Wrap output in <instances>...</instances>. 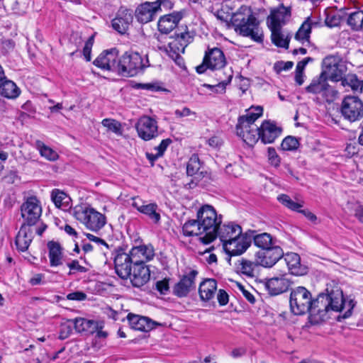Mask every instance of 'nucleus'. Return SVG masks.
<instances>
[{
    "instance_id": "obj_58",
    "label": "nucleus",
    "mask_w": 363,
    "mask_h": 363,
    "mask_svg": "<svg viewBox=\"0 0 363 363\" xmlns=\"http://www.w3.org/2000/svg\"><path fill=\"white\" fill-rule=\"evenodd\" d=\"M156 289L162 294H166L169 291V279H164L156 282Z\"/></svg>"
},
{
    "instance_id": "obj_21",
    "label": "nucleus",
    "mask_w": 363,
    "mask_h": 363,
    "mask_svg": "<svg viewBox=\"0 0 363 363\" xmlns=\"http://www.w3.org/2000/svg\"><path fill=\"white\" fill-rule=\"evenodd\" d=\"M114 265L116 272L121 278L127 279L130 276L133 261L129 253H118L114 259Z\"/></svg>"
},
{
    "instance_id": "obj_54",
    "label": "nucleus",
    "mask_w": 363,
    "mask_h": 363,
    "mask_svg": "<svg viewBox=\"0 0 363 363\" xmlns=\"http://www.w3.org/2000/svg\"><path fill=\"white\" fill-rule=\"evenodd\" d=\"M67 267L69 268V274H74L77 272L79 273H84L88 271V269H86L85 267L82 266L79 264V262L78 260H72L70 262H68L67 264Z\"/></svg>"
},
{
    "instance_id": "obj_48",
    "label": "nucleus",
    "mask_w": 363,
    "mask_h": 363,
    "mask_svg": "<svg viewBox=\"0 0 363 363\" xmlns=\"http://www.w3.org/2000/svg\"><path fill=\"white\" fill-rule=\"evenodd\" d=\"M38 148L42 157H45L50 161H55L58 158V154L56 151L53 150L51 147L45 145V144L38 142Z\"/></svg>"
},
{
    "instance_id": "obj_24",
    "label": "nucleus",
    "mask_w": 363,
    "mask_h": 363,
    "mask_svg": "<svg viewBox=\"0 0 363 363\" xmlns=\"http://www.w3.org/2000/svg\"><path fill=\"white\" fill-rule=\"evenodd\" d=\"M184 13V11H179L160 17L157 23L159 30L163 33H170L177 27Z\"/></svg>"
},
{
    "instance_id": "obj_1",
    "label": "nucleus",
    "mask_w": 363,
    "mask_h": 363,
    "mask_svg": "<svg viewBox=\"0 0 363 363\" xmlns=\"http://www.w3.org/2000/svg\"><path fill=\"white\" fill-rule=\"evenodd\" d=\"M223 222V216L209 204H204L196 211V219L186 221L182 231L185 236H199L203 244H209L216 238V230Z\"/></svg>"
},
{
    "instance_id": "obj_53",
    "label": "nucleus",
    "mask_w": 363,
    "mask_h": 363,
    "mask_svg": "<svg viewBox=\"0 0 363 363\" xmlns=\"http://www.w3.org/2000/svg\"><path fill=\"white\" fill-rule=\"evenodd\" d=\"M73 323L72 320H67L62 323L60 325V335L59 337L61 340L67 338L72 333Z\"/></svg>"
},
{
    "instance_id": "obj_37",
    "label": "nucleus",
    "mask_w": 363,
    "mask_h": 363,
    "mask_svg": "<svg viewBox=\"0 0 363 363\" xmlns=\"http://www.w3.org/2000/svg\"><path fill=\"white\" fill-rule=\"evenodd\" d=\"M51 199L57 208H65L69 206L70 198L62 191L57 189L51 191Z\"/></svg>"
},
{
    "instance_id": "obj_3",
    "label": "nucleus",
    "mask_w": 363,
    "mask_h": 363,
    "mask_svg": "<svg viewBox=\"0 0 363 363\" xmlns=\"http://www.w3.org/2000/svg\"><path fill=\"white\" fill-rule=\"evenodd\" d=\"M261 106L251 107L246 115L238 119L236 125L237 135L247 145L252 146L259 139V127L255 124V121L262 115Z\"/></svg>"
},
{
    "instance_id": "obj_23",
    "label": "nucleus",
    "mask_w": 363,
    "mask_h": 363,
    "mask_svg": "<svg viewBox=\"0 0 363 363\" xmlns=\"http://www.w3.org/2000/svg\"><path fill=\"white\" fill-rule=\"evenodd\" d=\"M133 286L140 287L145 284L150 279V271L148 266L145 264L133 263L130 276L128 277Z\"/></svg>"
},
{
    "instance_id": "obj_36",
    "label": "nucleus",
    "mask_w": 363,
    "mask_h": 363,
    "mask_svg": "<svg viewBox=\"0 0 363 363\" xmlns=\"http://www.w3.org/2000/svg\"><path fill=\"white\" fill-rule=\"evenodd\" d=\"M73 325L78 333L87 332L93 333L98 328V323L83 318H77L72 320Z\"/></svg>"
},
{
    "instance_id": "obj_43",
    "label": "nucleus",
    "mask_w": 363,
    "mask_h": 363,
    "mask_svg": "<svg viewBox=\"0 0 363 363\" xmlns=\"http://www.w3.org/2000/svg\"><path fill=\"white\" fill-rule=\"evenodd\" d=\"M256 266L257 264L251 261L242 259L237 264L236 269L239 273H241L242 274L249 277H253L255 276L254 272Z\"/></svg>"
},
{
    "instance_id": "obj_56",
    "label": "nucleus",
    "mask_w": 363,
    "mask_h": 363,
    "mask_svg": "<svg viewBox=\"0 0 363 363\" xmlns=\"http://www.w3.org/2000/svg\"><path fill=\"white\" fill-rule=\"evenodd\" d=\"M268 160L270 164L274 167H278L280 164V157L273 147H269L267 150Z\"/></svg>"
},
{
    "instance_id": "obj_14",
    "label": "nucleus",
    "mask_w": 363,
    "mask_h": 363,
    "mask_svg": "<svg viewBox=\"0 0 363 363\" xmlns=\"http://www.w3.org/2000/svg\"><path fill=\"white\" fill-rule=\"evenodd\" d=\"M138 135L143 140L148 141L158 136V125L155 119L144 116L135 124Z\"/></svg>"
},
{
    "instance_id": "obj_34",
    "label": "nucleus",
    "mask_w": 363,
    "mask_h": 363,
    "mask_svg": "<svg viewBox=\"0 0 363 363\" xmlns=\"http://www.w3.org/2000/svg\"><path fill=\"white\" fill-rule=\"evenodd\" d=\"M217 283L215 279H208L203 281L199 286V295L203 301H209L215 296Z\"/></svg>"
},
{
    "instance_id": "obj_33",
    "label": "nucleus",
    "mask_w": 363,
    "mask_h": 363,
    "mask_svg": "<svg viewBox=\"0 0 363 363\" xmlns=\"http://www.w3.org/2000/svg\"><path fill=\"white\" fill-rule=\"evenodd\" d=\"M20 94V89L13 81L5 79L0 83L1 96L6 99H15Z\"/></svg>"
},
{
    "instance_id": "obj_19",
    "label": "nucleus",
    "mask_w": 363,
    "mask_h": 363,
    "mask_svg": "<svg viewBox=\"0 0 363 363\" xmlns=\"http://www.w3.org/2000/svg\"><path fill=\"white\" fill-rule=\"evenodd\" d=\"M281 133V128L270 121H264L259 128V139L264 143H272Z\"/></svg>"
},
{
    "instance_id": "obj_59",
    "label": "nucleus",
    "mask_w": 363,
    "mask_h": 363,
    "mask_svg": "<svg viewBox=\"0 0 363 363\" xmlns=\"http://www.w3.org/2000/svg\"><path fill=\"white\" fill-rule=\"evenodd\" d=\"M86 295L82 291H75L67 294V298L73 301H83L86 298Z\"/></svg>"
},
{
    "instance_id": "obj_12",
    "label": "nucleus",
    "mask_w": 363,
    "mask_h": 363,
    "mask_svg": "<svg viewBox=\"0 0 363 363\" xmlns=\"http://www.w3.org/2000/svg\"><path fill=\"white\" fill-rule=\"evenodd\" d=\"M121 57L116 48L102 52L94 61V65L103 70L120 73Z\"/></svg>"
},
{
    "instance_id": "obj_22",
    "label": "nucleus",
    "mask_w": 363,
    "mask_h": 363,
    "mask_svg": "<svg viewBox=\"0 0 363 363\" xmlns=\"http://www.w3.org/2000/svg\"><path fill=\"white\" fill-rule=\"evenodd\" d=\"M242 233V228L240 225L233 222H228L223 224L221 223L217 228L216 238H218L222 245H223L240 235Z\"/></svg>"
},
{
    "instance_id": "obj_5",
    "label": "nucleus",
    "mask_w": 363,
    "mask_h": 363,
    "mask_svg": "<svg viewBox=\"0 0 363 363\" xmlns=\"http://www.w3.org/2000/svg\"><path fill=\"white\" fill-rule=\"evenodd\" d=\"M173 4L170 0H156L153 2L145 1L139 5L135 11L137 20L141 23L153 21L163 9H171Z\"/></svg>"
},
{
    "instance_id": "obj_41",
    "label": "nucleus",
    "mask_w": 363,
    "mask_h": 363,
    "mask_svg": "<svg viewBox=\"0 0 363 363\" xmlns=\"http://www.w3.org/2000/svg\"><path fill=\"white\" fill-rule=\"evenodd\" d=\"M253 240L255 245L262 250L272 248V247H277V245H274L272 236L267 233L258 234L254 236Z\"/></svg>"
},
{
    "instance_id": "obj_46",
    "label": "nucleus",
    "mask_w": 363,
    "mask_h": 363,
    "mask_svg": "<svg viewBox=\"0 0 363 363\" xmlns=\"http://www.w3.org/2000/svg\"><path fill=\"white\" fill-rule=\"evenodd\" d=\"M101 124L108 132L113 133L117 135H122V126L119 121L112 118H105L101 121Z\"/></svg>"
},
{
    "instance_id": "obj_28",
    "label": "nucleus",
    "mask_w": 363,
    "mask_h": 363,
    "mask_svg": "<svg viewBox=\"0 0 363 363\" xmlns=\"http://www.w3.org/2000/svg\"><path fill=\"white\" fill-rule=\"evenodd\" d=\"M50 265L52 267L62 266L64 263L63 249L57 242L50 241L47 244Z\"/></svg>"
},
{
    "instance_id": "obj_30",
    "label": "nucleus",
    "mask_w": 363,
    "mask_h": 363,
    "mask_svg": "<svg viewBox=\"0 0 363 363\" xmlns=\"http://www.w3.org/2000/svg\"><path fill=\"white\" fill-rule=\"evenodd\" d=\"M284 260L292 274L300 276L306 272V269L301 265L300 256L294 252L286 253Z\"/></svg>"
},
{
    "instance_id": "obj_60",
    "label": "nucleus",
    "mask_w": 363,
    "mask_h": 363,
    "mask_svg": "<svg viewBox=\"0 0 363 363\" xmlns=\"http://www.w3.org/2000/svg\"><path fill=\"white\" fill-rule=\"evenodd\" d=\"M29 283L32 286L41 285L45 283L44 275L42 274H34L29 280Z\"/></svg>"
},
{
    "instance_id": "obj_25",
    "label": "nucleus",
    "mask_w": 363,
    "mask_h": 363,
    "mask_svg": "<svg viewBox=\"0 0 363 363\" xmlns=\"http://www.w3.org/2000/svg\"><path fill=\"white\" fill-rule=\"evenodd\" d=\"M290 17V11L284 6H280L272 11L267 18V25L269 29H279L285 24Z\"/></svg>"
},
{
    "instance_id": "obj_6",
    "label": "nucleus",
    "mask_w": 363,
    "mask_h": 363,
    "mask_svg": "<svg viewBox=\"0 0 363 363\" xmlns=\"http://www.w3.org/2000/svg\"><path fill=\"white\" fill-rule=\"evenodd\" d=\"M191 37L189 32H183L177 34L174 37L169 38L167 46H164V50L167 55L175 62L182 66L184 64L181 54L184 52L186 47L190 43Z\"/></svg>"
},
{
    "instance_id": "obj_17",
    "label": "nucleus",
    "mask_w": 363,
    "mask_h": 363,
    "mask_svg": "<svg viewBox=\"0 0 363 363\" xmlns=\"http://www.w3.org/2000/svg\"><path fill=\"white\" fill-rule=\"evenodd\" d=\"M284 255L282 249L279 247L261 250L256 255L257 264L264 267H271L276 264Z\"/></svg>"
},
{
    "instance_id": "obj_10",
    "label": "nucleus",
    "mask_w": 363,
    "mask_h": 363,
    "mask_svg": "<svg viewBox=\"0 0 363 363\" xmlns=\"http://www.w3.org/2000/svg\"><path fill=\"white\" fill-rule=\"evenodd\" d=\"M341 113L351 122L359 121L363 117V102L357 96H347L342 101Z\"/></svg>"
},
{
    "instance_id": "obj_38",
    "label": "nucleus",
    "mask_w": 363,
    "mask_h": 363,
    "mask_svg": "<svg viewBox=\"0 0 363 363\" xmlns=\"http://www.w3.org/2000/svg\"><path fill=\"white\" fill-rule=\"evenodd\" d=\"M340 81L341 82L340 84L347 90L350 89L354 91H359L362 82L354 74H348L343 77H342Z\"/></svg>"
},
{
    "instance_id": "obj_4",
    "label": "nucleus",
    "mask_w": 363,
    "mask_h": 363,
    "mask_svg": "<svg viewBox=\"0 0 363 363\" xmlns=\"http://www.w3.org/2000/svg\"><path fill=\"white\" fill-rule=\"evenodd\" d=\"M73 216L87 229L94 232L99 231L106 223V216L86 203L76 206L73 209Z\"/></svg>"
},
{
    "instance_id": "obj_50",
    "label": "nucleus",
    "mask_w": 363,
    "mask_h": 363,
    "mask_svg": "<svg viewBox=\"0 0 363 363\" xmlns=\"http://www.w3.org/2000/svg\"><path fill=\"white\" fill-rule=\"evenodd\" d=\"M174 116L177 118H188V120L190 121H194L198 117L196 112L186 106L176 109L174 111Z\"/></svg>"
},
{
    "instance_id": "obj_11",
    "label": "nucleus",
    "mask_w": 363,
    "mask_h": 363,
    "mask_svg": "<svg viewBox=\"0 0 363 363\" xmlns=\"http://www.w3.org/2000/svg\"><path fill=\"white\" fill-rule=\"evenodd\" d=\"M226 64V60L223 51L218 48L208 49L206 52L203 63L196 67L199 74L205 72L207 68L211 69H220Z\"/></svg>"
},
{
    "instance_id": "obj_57",
    "label": "nucleus",
    "mask_w": 363,
    "mask_h": 363,
    "mask_svg": "<svg viewBox=\"0 0 363 363\" xmlns=\"http://www.w3.org/2000/svg\"><path fill=\"white\" fill-rule=\"evenodd\" d=\"M94 44V37L91 36L85 43L83 48V55L86 61L91 60V52Z\"/></svg>"
},
{
    "instance_id": "obj_51",
    "label": "nucleus",
    "mask_w": 363,
    "mask_h": 363,
    "mask_svg": "<svg viewBox=\"0 0 363 363\" xmlns=\"http://www.w3.org/2000/svg\"><path fill=\"white\" fill-rule=\"evenodd\" d=\"M298 145V140L296 138L293 136L286 137L281 144V149L286 151H292L296 150Z\"/></svg>"
},
{
    "instance_id": "obj_8",
    "label": "nucleus",
    "mask_w": 363,
    "mask_h": 363,
    "mask_svg": "<svg viewBox=\"0 0 363 363\" xmlns=\"http://www.w3.org/2000/svg\"><path fill=\"white\" fill-rule=\"evenodd\" d=\"M146 67L143 58L138 52L128 51L121 57L119 74L124 77H133Z\"/></svg>"
},
{
    "instance_id": "obj_29",
    "label": "nucleus",
    "mask_w": 363,
    "mask_h": 363,
    "mask_svg": "<svg viewBox=\"0 0 363 363\" xmlns=\"http://www.w3.org/2000/svg\"><path fill=\"white\" fill-rule=\"evenodd\" d=\"M127 318L130 328L135 330L147 332L154 328L153 322L147 317L130 313Z\"/></svg>"
},
{
    "instance_id": "obj_13",
    "label": "nucleus",
    "mask_w": 363,
    "mask_h": 363,
    "mask_svg": "<svg viewBox=\"0 0 363 363\" xmlns=\"http://www.w3.org/2000/svg\"><path fill=\"white\" fill-rule=\"evenodd\" d=\"M21 216L28 225H33L40 218L42 207L36 196H30L21 206Z\"/></svg>"
},
{
    "instance_id": "obj_52",
    "label": "nucleus",
    "mask_w": 363,
    "mask_h": 363,
    "mask_svg": "<svg viewBox=\"0 0 363 363\" xmlns=\"http://www.w3.org/2000/svg\"><path fill=\"white\" fill-rule=\"evenodd\" d=\"M321 97L325 101L331 103L337 99L338 91L329 84H326Z\"/></svg>"
},
{
    "instance_id": "obj_44",
    "label": "nucleus",
    "mask_w": 363,
    "mask_h": 363,
    "mask_svg": "<svg viewBox=\"0 0 363 363\" xmlns=\"http://www.w3.org/2000/svg\"><path fill=\"white\" fill-rule=\"evenodd\" d=\"M326 84V78L320 74L318 79L313 80L311 84L306 87V91L321 96Z\"/></svg>"
},
{
    "instance_id": "obj_39",
    "label": "nucleus",
    "mask_w": 363,
    "mask_h": 363,
    "mask_svg": "<svg viewBox=\"0 0 363 363\" xmlns=\"http://www.w3.org/2000/svg\"><path fill=\"white\" fill-rule=\"evenodd\" d=\"M270 30L272 43L277 47L287 48L289 43L288 34L284 32L281 28L270 29Z\"/></svg>"
},
{
    "instance_id": "obj_18",
    "label": "nucleus",
    "mask_w": 363,
    "mask_h": 363,
    "mask_svg": "<svg viewBox=\"0 0 363 363\" xmlns=\"http://www.w3.org/2000/svg\"><path fill=\"white\" fill-rule=\"evenodd\" d=\"M129 255L133 263L145 264L153 259L155 250L152 245H140L133 247Z\"/></svg>"
},
{
    "instance_id": "obj_9",
    "label": "nucleus",
    "mask_w": 363,
    "mask_h": 363,
    "mask_svg": "<svg viewBox=\"0 0 363 363\" xmlns=\"http://www.w3.org/2000/svg\"><path fill=\"white\" fill-rule=\"evenodd\" d=\"M321 75L333 82H339L347 71L345 61L340 56L329 55L323 60Z\"/></svg>"
},
{
    "instance_id": "obj_2",
    "label": "nucleus",
    "mask_w": 363,
    "mask_h": 363,
    "mask_svg": "<svg viewBox=\"0 0 363 363\" xmlns=\"http://www.w3.org/2000/svg\"><path fill=\"white\" fill-rule=\"evenodd\" d=\"M235 30L240 35L250 38L261 43L264 40V33L259 21L256 18L250 7L242 6L231 16Z\"/></svg>"
},
{
    "instance_id": "obj_20",
    "label": "nucleus",
    "mask_w": 363,
    "mask_h": 363,
    "mask_svg": "<svg viewBox=\"0 0 363 363\" xmlns=\"http://www.w3.org/2000/svg\"><path fill=\"white\" fill-rule=\"evenodd\" d=\"M132 11L125 8H121L116 17L112 20L113 28L119 33H125L133 22Z\"/></svg>"
},
{
    "instance_id": "obj_42",
    "label": "nucleus",
    "mask_w": 363,
    "mask_h": 363,
    "mask_svg": "<svg viewBox=\"0 0 363 363\" xmlns=\"http://www.w3.org/2000/svg\"><path fill=\"white\" fill-rule=\"evenodd\" d=\"M330 298V309L334 311H340L343 308L344 300L342 291H332L328 294Z\"/></svg>"
},
{
    "instance_id": "obj_40",
    "label": "nucleus",
    "mask_w": 363,
    "mask_h": 363,
    "mask_svg": "<svg viewBox=\"0 0 363 363\" xmlns=\"http://www.w3.org/2000/svg\"><path fill=\"white\" fill-rule=\"evenodd\" d=\"M347 25L354 30H359L363 27V11H354L347 14Z\"/></svg>"
},
{
    "instance_id": "obj_49",
    "label": "nucleus",
    "mask_w": 363,
    "mask_h": 363,
    "mask_svg": "<svg viewBox=\"0 0 363 363\" xmlns=\"http://www.w3.org/2000/svg\"><path fill=\"white\" fill-rule=\"evenodd\" d=\"M200 160L196 155H193L188 163L186 167V173L189 176L196 175L201 169Z\"/></svg>"
},
{
    "instance_id": "obj_31",
    "label": "nucleus",
    "mask_w": 363,
    "mask_h": 363,
    "mask_svg": "<svg viewBox=\"0 0 363 363\" xmlns=\"http://www.w3.org/2000/svg\"><path fill=\"white\" fill-rule=\"evenodd\" d=\"M30 226L28 225H22L16 238V247L22 252L28 248L33 239L32 230Z\"/></svg>"
},
{
    "instance_id": "obj_45",
    "label": "nucleus",
    "mask_w": 363,
    "mask_h": 363,
    "mask_svg": "<svg viewBox=\"0 0 363 363\" xmlns=\"http://www.w3.org/2000/svg\"><path fill=\"white\" fill-rule=\"evenodd\" d=\"M157 211V206L155 203L143 204L140 209V213L147 215L155 223H158L160 220V215Z\"/></svg>"
},
{
    "instance_id": "obj_35",
    "label": "nucleus",
    "mask_w": 363,
    "mask_h": 363,
    "mask_svg": "<svg viewBox=\"0 0 363 363\" xmlns=\"http://www.w3.org/2000/svg\"><path fill=\"white\" fill-rule=\"evenodd\" d=\"M172 143V140L169 138L164 139L161 141L159 145L155 146L151 152H147L145 155L147 159L150 162L151 165H154V162L162 157L168 146Z\"/></svg>"
},
{
    "instance_id": "obj_26",
    "label": "nucleus",
    "mask_w": 363,
    "mask_h": 363,
    "mask_svg": "<svg viewBox=\"0 0 363 363\" xmlns=\"http://www.w3.org/2000/svg\"><path fill=\"white\" fill-rule=\"evenodd\" d=\"M197 272L191 270L189 273L184 275L181 280L175 285L174 288V294L180 297L186 296L189 292L195 288V278Z\"/></svg>"
},
{
    "instance_id": "obj_61",
    "label": "nucleus",
    "mask_w": 363,
    "mask_h": 363,
    "mask_svg": "<svg viewBox=\"0 0 363 363\" xmlns=\"http://www.w3.org/2000/svg\"><path fill=\"white\" fill-rule=\"evenodd\" d=\"M217 299L220 306H225L228 302V295L224 290L220 289L218 291Z\"/></svg>"
},
{
    "instance_id": "obj_27",
    "label": "nucleus",
    "mask_w": 363,
    "mask_h": 363,
    "mask_svg": "<svg viewBox=\"0 0 363 363\" xmlns=\"http://www.w3.org/2000/svg\"><path fill=\"white\" fill-rule=\"evenodd\" d=\"M290 284L289 279L284 274L268 279L265 283V287L271 295H278L286 291Z\"/></svg>"
},
{
    "instance_id": "obj_15",
    "label": "nucleus",
    "mask_w": 363,
    "mask_h": 363,
    "mask_svg": "<svg viewBox=\"0 0 363 363\" xmlns=\"http://www.w3.org/2000/svg\"><path fill=\"white\" fill-rule=\"evenodd\" d=\"M252 236L247 233H241L223 245V250L230 256H238L243 254L250 246Z\"/></svg>"
},
{
    "instance_id": "obj_16",
    "label": "nucleus",
    "mask_w": 363,
    "mask_h": 363,
    "mask_svg": "<svg viewBox=\"0 0 363 363\" xmlns=\"http://www.w3.org/2000/svg\"><path fill=\"white\" fill-rule=\"evenodd\" d=\"M330 309V298L328 294H320L315 300L311 301V307L308 312L315 322L323 320Z\"/></svg>"
},
{
    "instance_id": "obj_63",
    "label": "nucleus",
    "mask_w": 363,
    "mask_h": 363,
    "mask_svg": "<svg viewBox=\"0 0 363 363\" xmlns=\"http://www.w3.org/2000/svg\"><path fill=\"white\" fill-rule=\"evenodd\" d=\"M86 238H87L90 241H93V242H96V243H97V244H99H99H101V245H105L106 247H108V245L106 244V242L104 240H102V239H101V238H98V237L95 236L94 235H92V234H90V233H87V234H86Z\"/></svg>"
},
{
    "instance_id": "obj_32",
    "label": "nucleus",
    "mask_w": 363,
    "mask_h": 363,
    "mask_svg": "<svg viewBox=\"0 0 363 363\" xmlns=\"http://www.w3.org/2000/svg\"><path fill=\"white\" fill-rule=\"evenodd\" d=\"M318 24V22L315 18L308 17L297 31L296 39L302 44H305L306 43H308L311 29Z\"/></svg>"
},
{
    "instance_id": "obj_62",
    "label": "nucleus",
    "mask_w": 363,
    "mask_h": 363,
    "mask_svg": "<svg viewBox=\"0 0 363 363\" xmlns=\"http://www.w3.org/2000/svg\"><path fill=\"white\" fill-rule=\"evenodd\" d=\"M208 144L213 148H217L222 144V140L218 136H213L208 140Z\"/></svg>"
},
{
    "instance_id": "obj_7",
    "label": "nucleus",
    "mask_w": 363,
    "mask_h": 363,
    "mask_svg": "<svg viewBox=\"0 0 363 363\" xmlns=\"http://www.w3.org/2000/svg\"><path fill=\"white\" fill-rule=\"evenodd\" d=\"M311 301V292L303 286H297L291 291L290 309L294 315H303L310 310Z\"/></svg>"
},
{
    "instance_id": "obj_55",
    "label": "nucleus",
    "mask_w": 363,
    "mask_h": 363,
    "mask_svg": "<svg viewBox=\"0 0 363 363\" xmlns=\"http://www.w3.org/2000/svg\"><path fill=\"white\" fill-rule=\"evenodd\" d=\"M230 82V79L228 81H222L221 82L218 83L216 85H211L208 84H204L203 86L206 87L211 90L212 91L217 94H223L225 91L226 85Z\"/></svg>"
},
{
    "instance_id": "obj_64",
    "label": "nucleus",
    "mask_w": 363,
    "mask_h": 363,
    "mask_svg": "<svg viewBox=\"0 0 363 363\" xmlns=\"http://www.w3.org/2000/svg\"><path fill=\"white\" fill-rule=\"evenodd\" d=\"M311 59L308 57V58H306L303 60L298 62L296 67V73H303V69H304L306 65H307L308 62Z\"/></svg>"
},
{
    "instance_id": "obj_47",
    "label": "nucleus",
    "mask_w": 363,
    "mask_h": 363,
    "mask_svg": "<svg viewBox=\"0 0 363 363\" xmlns=\"http://www.w3.org/2000/svg\"><path fill=\"white\" fill-rule=\"evenodd\" d=\"M278 201L284 206L294 211H300V208L303 207V202H296L292 200L288 195L281 194L278 196Z\"/></svg>"
}]
</instances>
